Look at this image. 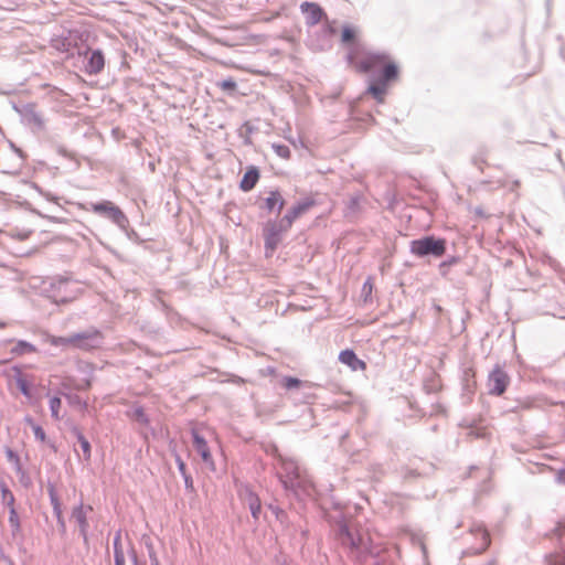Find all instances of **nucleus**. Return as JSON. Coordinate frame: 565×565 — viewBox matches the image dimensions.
Here are the masks:
<instances>
[{"mask_svg":"<svg viewBox=\"0 0 565 565\" xmlns=\"http://www.w3.org/2000/svg\"><path fill=\"white\" fill-rule=\"evenodd\" d=\"M347 58L349 64L359 73H369L376 68L382 70V77L373 81L367 92L379 103H383L388 84L398 78V66L387 54L363 50L360 45H353Z\"/></svg>","mask_w":565,"mask_h":565,"instance_id":"f257e3e1","label":"nucleus"},{"mask_svg":"<svg viewBox=\"0 0 565 565\" xmlns=\"http://www.w3.org/2000/svg\"><path fill=\"white\" fill-rule=\"evenodd\" d=\"M339 540L342 545L348 546L351 550L370 554L373 553V547L369 536L363 534L356 526H349L347 524L341 525Z\"/></svg>","mask_w":565,"mask_h":565,"instance_id":"f03ea898","label":"nucleus"},{"mask_svg":"<svg viewBox=\"0 0 565 565\" xmlns=\"http://www.w3.org/2000/svg\"><path fill=\"white\" fill-rule=\"evenodd\" d=\"M411 253L424 257L433 255L441 257L446 253V241L443 238H435L434 236H426L411 242Z\"/></svg>","mask_w":565,"mask_h":565,"instance_id":"7ed1b4c3","label":"nucleus"},{"mask_svg":"<svg viewBox=\"0 0 565 565\" xmlns=\"http://www.w3.org/2000/svg\"><path fill=\"white\" fill-rule=\"evenodd\" d=\"M289 228H284V222L280 220L279 223L268 222L264 227V238H265V249L266 256H273L277 246L280 243L281 233L288 231Z\"/></svg>","mask_w":565,"mask_h":565,"instance_id":"20e7f679","label":"nucleus"},{"mask_svg":"<svg viewBox=\"0 0 565 565\" xmlns=\"http://www.w3.org/2000/svg\"><path fill=\"white\" fill-rule=\"evenodd\" d=\"M72 348L89 351L99 347L102 341V333L92 329L85 332L72 335Z\"/></svg>","mask_w":565,"mask_h":565,"instance_id":"39448f33","label":"nucleus"},{"mask_svg":"<svg viewBox=\"0 0 565 565\" xmlns=\"http://www.w3.org/2000/svg\"><path fill=\"white\" fill-rule=\"evenodd\" d=\"M193 435V448L200 455L202 461L211 471H215V462L210 451L207 440L198 430L192 431Z\"/></svg>","mask_w":565,"mask_h":565,"instance_id":"423d86ee","label":"nucleus"},{"mask_svg":"<svg viewBox=\"0 0 565 565\" xmlns=\"http://www.w3.org/2000/svg\"><path fill=\"white\" fill-rule=\"evenodd\" d=\"M90 210L95 213L108 216L116 223H119L124 218V213L121 210L110 201L93 203L90 204Z\"/></svg>","mask_w":565,"mask_h":565,"instance_id":"0eeeda50","label":"nucleus"},{"mask_svg":"<svg viewBox=\"0 0 565 565\" xmlns=\"http://www.w3.org/2000/svg\"><path fill=\"white\" fill-rule=\"evenodd\" d=\"M300 9L306 14L307 23L310 25L318 24L326 17L322 8L315 2H303Z\"/></svg>","mask_w":565,"mask_h":565,"instance_id":"6e6552de","label":"nucleus"},{"mask_svg":"<svg viewBox=\"0 0 565 565\" xmlns=\"http://www.w3.org/2000/svg\"><path fill=\"white\" fill-rule=\"evenodd\" d=\"M311 206H313V201H305L291 207L281 218L284 222V228H290L294 222L303 213H306Z\"/></svg>","mask_w":565,"mask_h":565,"instance_id":"1a4fd4ad","label":"nucleus"},{"mask_svg":"<svg viewBox=\"0 0 565 565\" xmlns=\"http://www.w3.org/2000/svg\"><path fill=\"white\" fill-rule=\"evenodd\" d=\"M341 363L348 365L352 371H365L366 363L360 360L352 350H343L339 354Z\"/></svg>","mask_w":565,"mask_h":565,"instance_id":"9d476101","label":"nucleus"},{"mask_svg":"<svg viewBox=\"0 0 565 565\" xmlns=\"http://www.w3.org/2000/svg\"><path fill=\"white\" fill-rule=\"evenodd\" d=\"M259 178H260L259 170L254 166H249L246 169V172L244 173V175L239 182V189L244 192H249L250 190H253L255 188V185L259 181Z\"/></svg>","mask_w":565,"mask_h":565,"instance_id":"9b49d317","label":"nucleus"},{"mask_svg":"<svg viewBox=\"0 0 565 565\" xmlns=\"http://www.w3.org/2000/svg\"><path fill=\"white\" fill-rule=\"evenodd\" d=\"M105 66V57H104V54L97 50V51H93L90 52V55L88 57V62H87V66H86V72L88 74H98L103 71Z\"/></svg>","mask_w":565,"mask_h":565,"instance_id":"f8f14e48","label":"nucleus"},{"mask_svg":"<svg viewBox=\"0 0 565 565\" xmlns=\"http://www.w3.org/2000/svg\"><path fill=\"white\" fill-rule=\"evenodd\" d=\"M282 468L286 472L285 476H282L285 479H284V484L286 488L288 487H292L294 486V481L296 479L299 478V469H298V466L296 465V462L294 461H282Z\"/></svg>","mask_w":565,"mask_h":565,"instance_id":"ddd939ff","label":"nucleus"},{"mask_svg":"<svg viewBox=\"0 0 565 565\" xmlns=\"http://www.w3.org/2000/svg\"><path fill=\"white\" fill-rule=\"evenodd\" d=\"M265 206L268 212L281 211L285 206V200L278 191H271L265 200Z\"/></svg>","mask_w":565,"mask_h":565,"instance_id":"4468645a","label":"nucleus"},{"mask_svg":"<svg viewBox=\"0 0 565 565\" xmlns=\"http://www.w3.org/2000/svg\"><path fill=\"white\" fill-rule=\"evenodd\" d=\"M356 30L352 26L345 25L342 29L341 41L344 44H348V53L350 52L353 45H360L363 50H366L360 42L356 41Z\"/></svg>","mask_w":565,"mask_h":565,"instance_id":"2eb2a0df","label":"nucleus"},{"mask_svg":"<svg viewBox=\"0 0 565 565\" xmlns=\"http://www.w3.org/2000/svg\"><path fill=\"white\" fill-rule=\"evenodd\" d=\"M87 510H92L90 507L85 508L83 504L73 509L72 518L77 522L83 533L86 532L88 523H87Z\"/></svg>","mask_w":565,"mask_h":565,"instance_id":"dca6fc26","label":"nucleus"},{"mask_svg":"<svg viewBox=\"0 0 565 565\" xmlns=\"http://www.w3.org/2000/svg\"><path fill=\"white\" fill-rule=\"evenodd\" d=\"M247 502H248V508L252 512L253 518L255 520H257L260 514V511H262V503H260L259 498L255 493L249 492Z\"/></svg>","mask_w":565,"mask_h":565,"instance_id":"f3484780","label":"nucleus"},{"mask_svg":"<svg viewBox=\"0 0 565 565\" xmlns=\"http://www.w3.org/2000/svg\"><path fill=\"white\" fill-rule=\"evenodd\" d=\"M280 386L286 391L299 390L303 382L294 376H284L279 382Z\"/></svg>","mask_w":565,"mask_h":565,"instance_id":"a211bd4d","label":"nucleus"},{"mask_svg":"<svg viewBox=\"0 0 565 565\" xmlns=\"http://www.w3.org/2000/svg\"><path fill=\"white\" fill-rule=\"evenodd\" d=\"M50 498H51V503L53 505V510H54V513L57 518V521L61 523V524H64L63 522V513H62V508H61V502L58 500V497L54 490V488H50Z\"/></svg>","mask_w":565,"mask_h":565,"instance_id":"6ab92c4d","label":"nucleus"},{"mask_svg":"<svg viewBox=\"0 0 565 565\" xmlns=\"http://www.w3.org/2000/svg\"><path fill=\"white\" fill-rule=\"evenodd\" d=\"M4 452L8 462H10L14 469L20 472L22 470V465L19 455L11 448H7Z\"/></svg>","mask_w":565,"mask_h":565,"instance_id":"aec40b11","label":"nucleus"},{"mask_svg":"<svg viewBox=\"0 0 565 565\" xmlns=\"http://www.w3.org/2000/svg\"><path fill=\"white\" fill-rule=\"evenodd\" d=\"M9 523L12 527L13 535L19 534L21 531V525L15 508L10 509Z\"/></svg>","mask_w":565,"mask_h":565,"instance_id":"412c9836","label":"nucleus"},{"mask_svg":"<svg viewBox=\"0 0 565 565\" xmlns=\"http://www.w3.org/2000/svg\"><path fill=\"white\" fill-rule=\"evenodd\" d=\"M12 351L18 353V354H23V353L35 352L36 348L33 344L29 343V342L19 341L17 343L15 348Z\"/></svg>","mask_w":565,"mask_h":565,"instance_id":"4be33fe9","label":"nucleus"},{"mask_svg":"<svg viewBox=\"0 0 565 565\" xmlns=\"http://www.w3.org/2000/svg\"><path fill=\"white\" fill-rule=\"evenodd\" d=\"M61 406H62V402L58 397L51 398L50 409H51L52 417L55 420H60L62 418V416L60 415Z\"/></svg>","mask_w":565,"mask_h":565,"instance_id":"5701e85b","label":"nucleus"},{"mask_svg":"<svg viewBox=\"0 0 565 565\" xmlns=\"http://www.w3.org/2000/svg\"><path fill=\"white\" fill-rule=\"evenodd\" d=\"M50 343L54 347H70L72 348V335L70 337H51Z\"/></svg>","mask_w":565,"mask_h":565,"instance_id":"b1692460","label":"nucleus"},{"mask_svg":"<svg viewBox=\"0 0 565 565\" xmlns=\"http://www.w3.org/2000/svg\"><path fill=\"white\" fill-rule=\"evenodd\" d=\"M271 148H273V150L275 151V153H276L278 157L282 158V159H286V160H287V159H289V158H290V156H291L290 149H289V147H288V146H286V145H277V143H274V145L271 146Z\"/></svg>","mask_w":565,"mask_h":565,"instance_id":"393cba45","label":"nucleus"},{"mask_svg":"<svg viewBox=\"0 0 565 565\" xmlns=\"http://www.w3.org/2000/svg\"><path fill=\"white\" fill-rule=\"evenodd\" d=\"M495 383H497V395L502 394L504 392L505 385L508 383L507 376L503 373L497 371Z\"/></svg>","mask_w":565,"mask_h":565,"instance_id":"a878e982","label":"nucleus"},{"mask_svg":"<svg viewBox=\"0 0 565 565\" xmlns=\"http://www.w3.org/2000/svg\"><path fill=\"white\" fill-rule=\"evenodd\" d=\"M476 535L479 536L482 540V545L477 548L476 551H483L490 545V536L484 530H477Z\"/></svg>","mask_w":565,"mask_h":565,"instance_id":"bb28decb","label":"nucleus"},{"mask_svg":"<svg viewBox=\"0 0 565 565\" xmlns=\"http://www.w3.org/2000/svg\"><path fill=\"white\" fill-rule=\"evenodd\" d=\"M2 501L10 508H14V495L13 493L6 487L2 488Z\"/></svg>","mask_w":565,"mask_h":565,"instance_id":"cd10ccee","label":"nucleus"},{"mask_svg":"<svg viewBox=\"0 0 565 565\" xmlns=\"http://www.w3.org/2000/svg\"><path fill=\"white\" fill-rule=\"evenodd\" d=\"M78 441L81 444V447L83 449L85 458L88 460L90 459V444L89 441L82 435H78Z\"/></svg>","mask_w":565,"mask_h":565,"instance_id":"c85d7f7f","label":"nucleus"},{"mask_svg":"<svg viewBox=\"0 0 565 565\" xmlns=\"http://www.w3.org/2000/svg\"><path fill=\"white\" fill-rule=\"evenodd\" d=\"M134 418L135 420H137L138 423L142 424V425H148L149 424V419L145 413V411L142 408H136L134 411Z\"/></svg>","mask_w":565,"mask_h":565,"instance_id":"c756f323","label":"nucleus"},{"mask_svg":"<svg viewBox=\"0 0 565 565\" xmlns=\"http://www.w3.org/2000/svg\"><path fill=\"white\" fill-rule=\"evenodd\" d=\"M217 86L222 89V90H227V92H234L236 89V83L234 79L232 78H228V79H224L222 82H220L217 84Z\"/></svg>","mask_w":565,"mask_h":565,"instance_id":"7c9ffc66","label":"nucleus"},{"mask_svg":"<svg viewBox=\"0 0 565 565\" xmlns=\"http://www.w3.org/2000/svg\"><path fill=\"white\" fill-rule=\"evenodd\" d=\"M32 428H33L35 438L39 439L41 443H45L46 434H45L44 429L41 426L35 425V424H32Z\"/></svg>","mask_w":565,"mask_h":565,"instance_id":"2f4dec72","label":"nucleus"},{"mask_svg":"<svg viewBox=\"0 0 565 565\" xmlns=\"http://www.w3.org/2000/svg\"><path fill=\"white\" fill-rule=\"evenodd\" d=\"M18 387L20 388V391L22 392V394L26 397H30L31 393H30V385L29 383L23 380V379H19L18 380Z\"/></svg>","mask_w":565,"mask_h":565,"instance_id":"473e14b6","label":"nucleus"},{"mask_svg":"<svg viewBox=\"0 0 565 565\" xmlns=\"http://www.w3.org/2000/svg\"><path fill=\"white\" fill-rule=\"evenodd\" d=\"M373 291V281L372 278H367L366 281L363 284L362 292L369 297Z\"/></svg>","mask_w":565,"mask_h":565,"instance_id":"72a5a7b5","label":"nucleus"},{"mask_svg":"<svg viewBox=\"0 0 565 565\" xmlns=\"http://www.w3.org/2000/svg\"><path fill=\"white\" fill-rule=\"evenodd\" d=\"M548 562L552 565H565V557L563 555H552Z\"/></svg>","mask_w":565,"mask_h":565,"instance_id":"f704fd0d","label":"nucleus"},{"mask_svg":"<svg viewBox=\"0 0 565 565\" xmlns=\"http://www.w3.org/2000/svg\"><path fill=\"white\" fill-rule=\"evenodd\" d=\"M115 563L116 565H125L124 556L117 550L115 552Z\"/></svg>","mask_w":565,"mask_h":565,"instance_id":"c9c22d12","label":"nucleus"},{"mask_svg":"<svg viewBox=\"0 0 565 565\" xmlns=\"http://www.w3.org/2000/svg\"><path fill=\"white\" fill-rule=\"evenodd\" d=\"M32 231H23L21 233L12 234V236H17L20 239H26L29 238Z\"/></svg>","mask_w":565,"mask_h":565,"instance_id":"e433bc0d","label":"nucleus"},{"mask_svg":"<svg viewBox=\"0 0 565 565\" xmlns=\"http://www.w3.org/2000/svg\"><path fill=\"white\" fill-rule=\"evenodd\" d=\"M279 17V13L276 12L275 14H273L271 17H266V18H260L259 21H264V22H269L271 21L273 19L275 18H278Z\"/></svg>","mask_w":565,"mask_h":565,"instance_id":"4c0bfd02","label":"nucleus"},{"mask_svg":"<svg viewBox=\"0 0 565 565\" xmlns=\"http://www.w3.org/2000/svg\"><path fill=\"white\" fill-rule=\"evenodd\" d=\"M557 476L559 480L565 482V467L558 471Z\"/></svg>","mask_w":565,"mask_h":565,"instance_id":"58836bf2","label":"nucleus"},{"mask_svg":"<svg viewBox=\"0 0 565 565\" xmlns=\"http://www.w3.org/2000/svg\"><path fill=\"white\" fill-rule=\"evenodd\" d=\"M150 558H151V563H152V565H159V561H158V558H157L156 554H151V555H150Z\"/></svg>","mask_w":565,"mask_h":565,"instance_id":"ea45409f","label":"nucleus"},{"mask_svg":"<svg viewBox=\"0 0 565 565\" xmlns=\"http://www.w3.org/2000/svg\"><path fill=\"white\" fill-rule=\"evenodd\" d=\"M179 469H180L182 472H184V470H185V465H184V462H183L182 460H179Z\"/></svg>","mask_w":565,"mask_h":565,"instance_id":"a19ab883","label":"nucleus"},{"mask_svg":"<svg viewBox=\"0 0 565 565\" xmlns=\"http://www.w3.org/2000/svg\"><path fill=\"white\" fill-rule=\"evenodd\" d=\"M186 484L191 483V480L189 478L185 479Z\"/></svg>","mask_w":565,"mask_h":565,"instance_id":"79ce46f5","label":"nucleus"}]
</instances>
